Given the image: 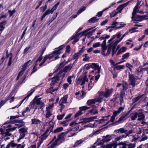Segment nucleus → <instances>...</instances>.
I'll return each mask as SVG.
<instances>
[{"mask_svg":"<svg viewBox=\"0 0 148 148\" xmlns=\"http://www.w3.org/2000/svg\"><path fill=\"white\" fill-rule=\"evenodd\" d=\"M84 35V33L83 32H82L79 34H75V35H73V36L74 38V39H77L78 37L80 36V37H81L82 36Z\"/></svg>","mask_w":148,"mask_h":148,"instance_id":"nucleus-27","label":"nucleus"},{"mask_svg":"<svg viewBox=\"0 0 148 148\" xmlns=\"http://www.w3.org/2000/svg\"><path fill=\"white\" fill-rule=\"evenodd\" d=\"M6 101L5 100H2L0 102V107L1 108L6 103Z\"/></svg>","mask_w":148,"mask_h":148,"instance_id":"nucleus-64","label":"nucleus"},{"mask_svg":"<svg viewBox=\"0 0 148 148\" xmlns=\"http://www.w3.org/2000/svg\"><path fill=\"white\" fill-rule=\"evenodd\" d=\"M125 105H123V106H122V107H120L118 109V110L120 112V113L123 110H124L125 107Z\"/></svg>","mask_w":148,"mask_h":148,"instance_id":"nucleus-63","label":"nucleus"},{"mask_svg":"<svg viewBox=\"0 0 148 148\" xmlns=\"http://www.w3.org/2000/svg\"><path fill=\"white\" fill-rule=\"evenodd\" d=\"M72 129H70L65 132H62L60 134L58 135V138L55 141L58 143H59V145L62 142V140H64V136L68 132L71 131Z\"/></svg>","mask_w":148,"mask_h":148,"instance_id":"nucleus-4","label":"nucleus"},{"mask_svg":"<svg viewBox=\"0 0 148 148\" xmlns=\"http://www.w3.org/2000/svg\"><path fill=\"white\" fill-rule=\"evenodd\" d=\"M101 45V43L100 42H98L93 44L92 47L94 48H96L100 47Z\"/></svg>","mask_w":148,"mask_h":148,"instance_id":"nucleus-53","label":"nucleus"},{"mask_svg":"<svg viewBox=\"0 0 148 148\" xmlns=\"http://www.w3.org/2000/svg\"><path fill=\"white\" fill-rule=\"evenodd\" d=\"M114 70H115V69H117V70H120L121 69H123L124 67V65H117L116 66H114Z\"/></svg>","mask_w":148,"mask_h":148,"instance_id":"nucleus-37","label":"nucleus"},{"mask_svg":"<svg viewBox=\"0 0 148 148\" xmlns=\"http://www.w3.org/2000/svg\"><path fill=\"white\" fill-rule=\"evenodd\" d=\"M21 126V125L19 124H15V126L13 127V128H11V130L14 131L16 130L17 128H19Z\"/></svg>","mask_w":148,"mask_h":148,"instance_id":"nucleus-43","label":"nucleus"},{"mask_svg":"<svg viewBox=\"0 0 148 148\" xmlns=\"http://www.w3.org/2000/svg\"><path fill=\"white\" fill-rule=\"evenodd\" d=\"M143 96V95H139L133 99L132 100V104L134 103H135L137 102Z\"/></svg>","mask_w":148,"mask_h":148,"instance_id":"nucleus-18","label":"nucleus"},{"mask_svg":"<svg viewBox=\"0 0 148 148\" xmlns=\"http://www.w3.org/2000/svg\"><path fill=\"white\" fill-rule=\"evenodd\" d=\"M72 66L71 64H70L69 65L66 66L63 69L64 71L66 72L69 70H70L72 68Z\"/></svg>","mask_w":148,"mask_h":148,"instance_id":"nucleus-28","label":"nucleus"},{"mask_svg":"<svg viewBox=\"0 0 148 148\" xmlns=\"http://www.w3.org/2000/svg\"><path fill=\"white\" fill-rule=\"evenodd\" d=\"M112 135H107L106 136H103V138L101 139L102 141L103 142H108L110 141L112 139Z\"/></svg>","mask_w":148,"mask_h":148,"instance_id":"nucleus-14","label":"nucleus"},{"mask_svg":"<svg viewBox=\"0 0 148 148\" xmlns=\"http://www.w3.org/2000/svg\"><path fill=\"white\" fill-rule=\"evenodd\" d=\"M118 13V12H117L116 10H114L112 12L110 13V17H113L116 15Z\"/></svg>","mask_w":148,"mask_h":148,"instance_id":"nucleus-44","label":"nucleus"},{"mask_svg":"<svg viewBox=\"0 0 148 148\" xmlns=\"http://www.w3.org/2000/svg\"><path fill=\"white\" fill-rule=\"evenodd\" d=\"M129 53H127L124 54L122 56V59H124L125 58H127L129 56Z\"/></svg>","mask_w":148,"mask_h":148,"instance_id":"nucleus-54","label":"nucleus"},{"mask_svg":"<svg viewBox=\"0 0 148 148\" xmlns=\"http://www.w3.org/2000/svg\"><path fill=\"white\" fill-rule=\"evenodd\" d=\"M14 140L12 141L10 143L7 145L5 148H10V147L11 148H13L16 146L17 144L16 143H14Z\"/></svg>","mask_w":148,"mask_h":148,"instance_id":"nucleus-16","label":"nucleus"},{"mask_svg":"<svg viewBox=\"0 0 148 148\" xmlns=\"http://www.w3.org/2000/svg\"><path fill=\"white\" fill-rule=\"evenodd\" d=\"M81 54V53H79V52L75 53L73 56V59H76L77 60L79 56H80Z\"/></svg>","mask_w":148,"mask_h":148,"instance_id":"nucleus-48","label":"nucleus"},{"mask_svg":"<svg viewBox=\"0 0 148 148\" xmlns=\"http://www.w3.org/2000/svg\"><path fill=\"white\" fill-rule=\"evenodd\" d=\"M24 71H25L23 70V68H22L21 71H20L19 73L18 74V75L17 76V77L16 78V80H18V79L19 77L23 75L24 73Z\"/></svg>","mask_w":148,"mask_h":148,"instance_id":"nucleus-39","label":"nucleus"},{"mask_svg":"<svg viewBox=\"0 0 148 148\" xmlns=\"http://www.w3.org/2000/svg\"><path fill=\"white\" fill-rule=\"evenodd\" d=\"M57 52H56V51H54L52 53L47 55L46 56H47L48 59L50 60L53 58L56 55L55 54H57Z\"/></svg>","mask_w":148,"mask_h":148,"instance_id":"nucleus-25","label":"nucleus"},{"mask_svg":"<svg viewBox=\"0 0 148 148\" xmlns=\"http://www.w3.org/2000/svg\"><path fill=\"white\" fill-rule=\"evenodd\" d=\"M119 131L121 133H125L127 132V130L125 129L124 128H121L119 129Z\"/></svg>","mask_w":148,"mask_h":148,"instance_id":"nucleus-50","label":"nucleus"},{"mask_svg":"<svg viewBox=\"0 0 148 148\" xmlns=\"http://www.w3.org/2000/svg\"><path fill=\"white\" fill-rule=\"evenodd\" d=\"M19 131L21 133L25 134V133L27 132V129L23 127L19 129Z\"/></svg>","mask_w":148,"mask_h":148,"instance_id":"nucleus-35","label":"nucleus"},{"mask_svg":"<svg viewBox=\"0 0 148 148\" xmlns=\"http://www.w3.org/2000/svg\"><path fill=\"white\" fill-rule=\"evenodd\" d=\"M67 95H65L63 97H62L60 100L59 103L62 104L65 103H67L66 101L67 100Z\"/></svg>","mask_w":148,"mask_h":148,"instance_id":"nucleus-19","label":"nucleus"},{"mask_svg":"<svg viewBox=\"0 0 148 148\" xmlns=\"http://www.w3.org/2000/svg\"><path fill=\"white\" fill-rule=\"evenodd\" d=\"M20 117V116L18 115H16V116H10V120H13L15 119L18 118Z\"/></svg>","mask_w":148,"mask_h":148,"instance_id":"nucleus-61","label":"nucleus"},{"mask_svg":"<svg viewBox=\"0 0 148 148\" xmlns=\"http://www.w3.org/2000/svg\"><path fill=\"white\" fill-rule=\"evenodd\" d=\"M125 94V91H122L120 92V98L123 99L124 96Z\"/></svg>","mask_w":148,"mask_h":148,"instance_id":"nucleus-55","label":"nucleus"},{"mask_svg":"<svg viewBox=\"0 0 148 148\" xmlns=\"http://www.w3.org/2000/svg\"><path fill=\"white\" fill-rule=\"evenodd\" d=\"M15 11H16L15 10H14L12 11L10 10H8V12L10 16V17L12 16L15 12Z\"/></svg>","mask_w":148,"mask_h":148,"instance_id":"nucleus-56","label":"nucleus"},{"mask_svg":"<svg viewBox=\"0 0 148 148\" xmlns=\"http://www.w3.org/2000/svg\"><path fill=\"white\" fill-rule=\"evenodd\" d=\"M139 137L138 134H136L133 136V140H137Z\"/></svg>","mask_w":148,"mask_h":148,"instance_id":"nucleus-60","label":"nucleus"},{"mask_svg":"<svg viewBox=\"0 0 148 148\" xmlns=\"http://www.w3.org/2000/svg\"><path fill=\"white\" fill-rule=\"evenodd\" d=\"M99 73H98V74L96 75L95 77V83H96L97 81L99 79V78L100 76V75L99 74Z\"/></svg>","mask_w":148,"mask_h":148,"instance_id":"nucleus-59","label":"nucleus"},{"mask_svg":"<svg viewBox=\"0 0 148 148\" xmlns=\"http://www.w3.org/2000/svg\"><path fill=\"white\" fill-rule=\"evenodd\" d=\"M63 130V127H59L56 130H55L53 132V133H56L60 132L62 131Z\"/></svg>","mask_w":148,"mask_h":148,"instance_id":"nucleus-34","label":"nucleus"},{"mask_svg":"<svg viewBox=\"0 0 148 148\" xmlns=\"http://www.w3.org/2000/svg\"><path fill=\"white\" fill-rule=\"evenodd\" d=\"M99 20V18H96V17H94L88 20V22L90 23H95L98 22Z\"/></svg>","mask_w":148,"mask_h":148,"instance_id":"nucleus-23","label":"nucleus"},{"mask_svg":"<svg viewBox=\"0 0 148 148\" xmlns=\"http://www.w3.org/2000/svg\"><path fill=\"white\" fill-rule=\"evenodd\" d=\"M137 77L135 76L133 74H131L128 73V80L130 85H131L132 87H134L135 86V82L137 80L136 77Z\"/></svg>","mask_w":148,"mask_h":148,"instance_id":"nucleus-1","label":"nucleus"},{"mask_svg":"<svg viewBox=\"0 0 148 148\" xmlns=\"http://www.w3.org/2000/svg\"><path fill=\"white\" fill-rule=\"evenodd\" d=\"M32 61L31 60H29V61L25 63L23 66V70L25 71L26 68L28 66L30 65L32 63Z\"/></svg>","mask_w":148,"mask_h":148,"instance_id":"nucleus-20","label":"nucleus"},{"mask_svg":"<svg viewBox=\"0 0 148 148\" xmlns=\"http://www.w3.org/2000/svg\"><path fill=\"white\" fill-rule=\"evenodd\" d=\"M103 141H100L99 142H97L95 143L92 146V148H97L96 146L97 145L98 146L99 145H103V144L104 143Z\"/></svg>","mask_w":148,"mask_h":148,"instance_id":"nucleus-26","label":"nucleus"},{"mask_svg":"<svg viewBox=\"0 0 148 148\" xmlns=\"http://www.w3.org/2000/svg\"><path fill=\"white\" fill-rule=\"evenodd\" d=\"M114 144H109L102 147L101 148H112Z\"/></svg>","mask_w":148,"mask_h":148,"instance_id":"nucleus-51","label":"nucleus"},{"mask_svg":"<svg viewBox=\"0 0 148 148\" xmlns=\"http://www.w3.org/2000/svg\"><path fill=\"white\" fill-rule=\"evenodd\" d=\"M36 104L38 106V109H41V110H43V108L45 106V105L43 102L40 103L39 104Z\"/></svg>","mask_w":148,"mask_h":148,"instance_id":"nucleus-30","label":"nucleus"},{"mask_svg":"<svg viewBox=\"0 0 148 148\" xmlns=\"http://www.w3.org/2000/svg\"><path fill=\"white\" fill-rule=\"evenodd\" d=\"M128 115V113L123 114L122 116L117 121L115 122L113 124H118L121 123L124 121V119Z\"/></svg>","mask_w":148,"mask_h":148,"instance_id":"nucleus-11","label":"nucleus"},{"mask_svg":"<svg viewBox=\"0 0 148 148\" xmlns=\"http://www.w3.org/2000/svg\"><path fill=\"white\" fill-rule=\"evenodd\" d=\"M53 12H51V10H50V9H48L44 13L41 18V21H42L44 18L47 15H49L50 14H52Z\"/></svg>","mask_w":148,"mask_h":148,"instance_id":"nucleus-15","label":"nucleus"},{"mask_svg":"<svg viewBox=\"0 0 148 148\" xmlns=\"http://www.w3.org/2000/svg\"><path fill=\"white\" fill-rule=\"evenodd\" d=\"M83 113L80 110H79L75 114V118H76L77 117L82 115Z\"/></svg>","mask_w":148,"mask_h":148,"instance_id":"nucleus-46","label":"nucleus"},{"mask_svg":"<svg viewBox=\"0 0 148 148\" xmlns=\"http://www.w3.org/2000/svg\"><path fill=\"white\" fill-rule=\"evenodd\" d=\"M60 3V2H58L57 3L55 4L53 7L51 8V12H53L54 10H56L57 8H58V6L59 5Z\"/></svg>","mask_w":148,"mask_h":148,"instance_id":"nucleus-32","label":"nucleus"},{"mask_svg":"<svg viewBox=\"0 0 148 148\" xmlns=\"http://www.w3.org/2000/svg\"><path fill=\"white\" fill-rule=\"evenodd\" d=\"M113 91V89L111 88L106 89L105 91L99 92V95L100 96H103L106 98L108 97Z\"/></svg>","mask_w":148,"mask_h":148,"instance_id":"nucleus-3","label":"nucleus"},{"mask_svg":"<svg viewBox=\"0 0 148 148\" xmlns=\"http://www.w3.org/2000/svg\"><path fill=\"white\" fill-rule=\"evenodd\" d=\"M91 68H95V70H97V73H100L101 72V66H99L98 64L95 63H92L90 65Z\"/></svg>","mask_w":148,"mask_h":148,"instance_id":"nucleus-10","label":"nucleus"},{"mask_svg":"<svg viewBox=\"0 0 148 148\" xmlns=\"http://www.w3.org/2000/svg\"><path fill=\"white\" fill-rule=\"evenodd\" d=\"M25 135V134L20 133L19 137L17 140L19 142L21 139H23L24 138Z\"/></svg>","mask_w":148,"mask_h":148,"instance_id":"nucleus-45","label":"nucleus"},{"mask_svg":"<svg viewBox=\"0 0 148 148\" xmlns=\"http://www.w3.org/2000/svg\"><path fill=\"white\" fill-rule=\"evenodd\" d=\"M83 56L85 57V58L83 59V60L84 61H87L90 59V57L88 56V55L87 54H85Z\"/></svg>","mask_w":148,"mask_h":148,"instance_id":"nucleus-49","label":"nucleus"},{"mask_svg":"<svg viewBox=\"0 0 148 148\" xmlns=\"http://www.w3.org/2000/svg\"><path fill=\"white\" fill-rule=\"evenodd\" d=\"M12 123H21L23 122L22 120L17 119L11 121Z\"/></svg>","mask_w":148,"mask_h":148,"instance_id":"nucleus-58","label":"nucleus"},{"mask_svg":"<svg viewBox=\"0 0 148 148\" xmlns=\"http://www.w3.org/2000/svg\"><path fill=\"white\" fill-rule=\"evenodd\" d=\"M59 145V143H58L55 141L49 147V148H53L55 146H58Z\"/></svg>","mask_w":148,"mask_h":148,"instance_id":"nucleus-38","label":"nucleus"},{"mask_svg":"<svg viewBox=\"0 0 148 148\" xmlns=\"http://www.w3.org/2000/svg\"><path fill=\"white\" fill-rule=\"evenodd\" d=\"M131 118L132 120H135L138 118V112L132 113L131 114Z\"/></svg>","mask_w":148,"mask_h":148,"instance_id":"nucleus-21","label":"nucleus"},{"mask_svg":"<svg viewBox=\"0 0 148 148\" xmlns=\"http://www.w3.org/2000/svg\"><path fill=\"white\" fill-rule=\"evenodd\" d=\"M100 97L101 96H99V97H97L94 99L95 101V103L96 102H99V103L102 102L103 99L101 97Z\"/></svg>","mask_w":148,"mask_h":148,"instance_id":"nucleus-36","label":"nucleus"},{"mask_svg":"<svg viewBox=\"0 0 148 148\" xmlns=\"http://www.w3.org/2000/svg\"><path fill=\"white\" fill-rule=\"evenodd\" d=\"M130 1H128L119 5L116 9V10L118 11L117 12L118 13H121L123 8L127 5Z\"/></svg>","mask_w":148,"mask_h":148,"instance_id":"nucleus-9","label":"nucleus"},{"mask_svg":"<svg viewBox=\"0 0 148 148\" xmlns=\"http://www.w3.org/2000/svg\"><path fill=\"white\" fill-rule=\"evenodd\" d=\"M83 120V121L81 122H80L77 123V124H82V125H84L87 122L86 118H84L82 119H80V120Z\"/></svg>","mask_w":148,"mask_h":148,"instance_id":"nucleus-47","label":"nucleus"},{"mask_svg":"<svg viewBox=\"0 0 148 148\" xmlns=\"http://www.w3.org/2000/svg\"><path fill=\"white\" fill-rule=\"evenodd\" d=\"M52 114H51V112L50 111L48 110L46 114V117L47 118H48L51 116Z\"/></svg>","mask_w":148,"mask_h":148,"instance_id":"nucleus-57","label":"nucleus"},{"mask_svg":"<svg viewBox=\"0 0 148 148\" xmlns=\"http://www.w3.org/2000/svg\"><path fill=\"white\" fill-rule=\"evenodd\" d=\"M138 10V7H137V6L136 5L134 8L133 11L132 13V14L134 15L135 14H136Z\"/></svg>","mask_w":148,"mask_h":148,"instance_id":"nucleus-41","label":"nucleus"},{"mask_svg":"<svg viewBox=\"0 0 148 148\" xmlns=\"http://www.w3.org/2000/svg\"><path fill=\"white\" fill-rule=\"evenodd\" d=\"M51 80V81L50 85L51 86L54 85L57 82V81L59 80V77L58 76H54L52 78H49L48 79V80L49 81Z\"/></svg>","mask_w":148,"mask_h":148,"instance_id":"nucleus-12","label":"nucleus"},{"mask_svg":"<svg viewBox=\"0 0 148 148\" xmlns=\"http://www.w3.org/2000/svg\"><path fill=\"white\" fill-rule=\"evenodd\" d=\"M143 16L136 15V14H135L134 15L132 14V21L134 23H138V22L140 21V19Z\"/></svg>","mask_w":148,"mask_h":148,"instance_id":"nucleus-6","label":"nucleus"},{"mask_svg":"<svg viewBox=\"0 0 148 148\" xmlns=\"http://www.w3.org/2000/svg\"><path fill=\"white\" fill-rule=\"evenodd\" d=\"M32 90V91H31L27 95V96L24 98L21 101V103L19 106H20L22 103L26 99H27L26 100H27L28 98L33 94V92L35 91V90Z\"/></svg>","mask_w":148,"mask_h":148,"instance_id":"nucleus-22","label":"nucleus"},{"mask_svg":"<svg viewBox=\"0 0 148 148\" xmlns=\"http://www.w3.org/2000/svg\"><path fill=\"white\" fill-rule=\"evenodd\" d=\"M95 103V99H91L88 100L87 102V104L88 105H90L92 104H94Z\"/></svg>","mask_w":148,"mask_h":148,"instance_id":"nucleus-31","label":"nucleus"},{"mask_svg":"<svg viewBox=\"0 0 148 148\" xmlns=\"http://www.w3.org/2000/svg\"><path fill=\"white\" fill-rule=\"evenodd\" d=\"M32 124L34 125H38L40 123L41 121L39 120L34 118L31 119Z\"/></svg>","mask_w":148,"mask_h":148,"instance_id":"nucleus-17","label":"nucleus"},{"mask_svg":"<svg viewBox=\"0 0 148 148\" xmlns=\"http://www.w3.org/2000/svg\"><path fill=\"white\" fill-rule=\"evenodd\" d=\"M118 145H122L121 148H134L135 143H132L126 141L121 142L118 143Z\"/></svg>","mask_w":148,"mask_h":148,"instance_id":"nucleus-2","label":"nucleus"},{"mask_svg":"<svg viewBox=\"0 0 148 148\" xmlns=\"http://www.w3.org/2000/svg\"><path fill=\"white\" fill-rule=\"evenodd\" d=\"M28 111H29V108L28 107H27L26 108V109L25 110H24L22 112V115L23 116H25L24 114L25 113H26L27 112H28Z\"/></svg>","mask_w":148,"mask_h":148,"instance_id":"nucleus-62","label":"nucleus"},{"mask_svg":"<svg viewBox=\"0 0 148 148\" xmlns=\"http://www.w3.org/2000/svg\"><path fill=\"white\" fill-rule=\"evenodd\" d=\"M83 141H84V140H82L81 139L77 141L75 143L73 147H77L79 145L82 143Z\"/></svg>","mask_w":148,"mask_h":148,"instance_id":"nucleus-40","label":"nucleus"},{"mask_svg":"<svg viewBox=\"0 0 148 148\" xmlns=\"http://www.w3.org/2000/svg\"><path fill=\"white\" fill-rule=\"evenodd\" d=\"M95 84V81L93 82V83H92V80H90V83H89L88 85V88H90V89H91L93 86Z\"/></svg>","mask_w":148,"mask_h":148,"instance_id":"nucleus-52","label":"nucleus"},{"mask_svg":"<svg viewBox=\"0 0 148 148\" xmlns=\"http://www.w3.org/2000/svg\"><path fill=\"white\" fill-rule=\"evenodd\" d=\"M70 121V119L64 121L60 123V125H63V126H66L68 125V122Z\"/></svg>","mask_w":148,"mask_h":148,"instance_id":"nucleus-29","label":"nucleus"},{"mask_svg":"<svg viewBox=\"0 0 148 148\" xmlns=\"http://www.w3.org/2000/svg\"><path fill=\"white\" fill-rule=\"evenodd\" d=\"M86 8V7L84 6L82 8H80L77 12V14L79 15L82 12L85 10Z\"/></svg>","mask_w":148,"mask_h":148,"instance_id":"nucleus-33","label":"nucleus"},{"mask_svg":"<svg viewBox=\"0 0 148 148\" xmlns=\"http://www.w3.org/2000/svg\"><path fill=\"white\" fill-rule=\"evenodd\" d=\"M127 49V48L125 47H123L120 49L118 51L116 55H119L125 52Z\"/></svg>","mask_w":148,"mask_h":148,"instance_id":"nucleus-24","label":"nucleus"},{"mask_svg":"<svg viewBox=\"0 0 148 148\" xmlns=\"http://www.w3.org/2000/svg\"><path fill=\"white\" fill-rule=\"evenodd\" d=\"M39 97V96H36L33 100L30 103V104L32 105L34 104L35 103L39 104L40 103L42 102L40 100L41 98L37 99Z\"/></svg>","mask_w":148,"mask_h":148,"instance_id":"nucleus-13","label":"nucleus"},{"mask_svg":"<svg viewBox=\"0 0 148 148\" xmlns=\"http://www.w3.org/2000/svg\"><path fill=\"white\" fill-rule=\"evenodd\" d=\"M90 107H87L86 106H83L82 107H79V109L82 112V111H85L86 110H87L89 108H90Z\"/></svg>","mask_w":148,"mask_h":148,"instance_id":"nucleus-42","label":"nucleus"},{"mask_svg":"<svg viewBox=\"0 0 148 148\" xmlns=\"http://www.w3.org/2000/svg\"><path fill=\"white\" fill-rule=\"evenodd\" d=\"M77 124V123H76V122L75 121L71 122L69 125L70 126L73 127V128H71V129H72L71 131L73 130V131H76L78 130L79 125Z\"/></svg>","mask_w":148,"mask_h":148,"instance_id":"nucleus-7","label":"nucleus"},{"mask_svg":"<svg viewBox=\"0 0 148 148\" xmlns=\"http://www.w3.org/2000/svg\"><path fill=\"white\" fill-rule=\"evenodd\" d=\"M143 110L140 109L138 110V118L137 120L138 121H143L145 120V116L143 112Z\"/></svg>","mask_w":148,"mask_h":148,"instance_id":"nucleus-5","label":"nucleus"},{"mask_svg":"<svg viewBox=\"0 0 148 148\" xmlns=\"http://www.w3.org/2000/svg\"><path fill=\"white\" fill-rule=\"evenodd\" d=\"M92 109L89 111V112L92 115H95L98 113V110L97 107L95 105H93L91 106Z\"/></svg>","mask_w":148,"mask_h":148,"instance_id":"nucleus-8","label":"nucleus"}]
</instances>
